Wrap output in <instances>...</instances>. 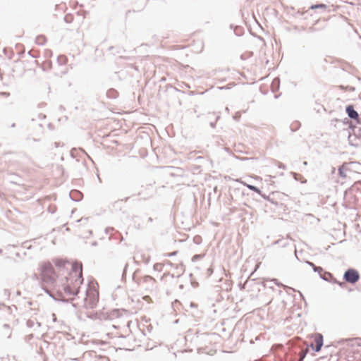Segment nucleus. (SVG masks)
<instances>
[{"label":"nucleus","instance_id":"9b49d317","mask_svg":"<svg viewBox=\"0 0 361 361\" xmlns=\"http://www.w3.org/2000/svg\"><path fill=\"white\" fill-rule=\"evenodd\" d=\"M246 186L251 190L257 192V193H260V190L255 186H253V185H246Z\"/></svg>","mask_w":361,"mask_h":361},{"label":"nucleus","instance_id":"4468645a","mask_svg":"<svg viewBox=\"0 0 361 361\" xmlns=\"http://www.w3.org/2000/svg\"><path fill=\"white\" fill-rule=\"evenodd\" d=\"M177 253V252H170V253H166L164 255V257H170L172 255H175Z\"/></svg>","mask_w":361,"mask_h":361},{"label":"nucleus","instance_id":"f257e3e1","mask_svg":"<svg viewBox=\"0 0 361 361\" xmlns=\"http://www.w3.org/2000/svg\"><path fill=\"white\" fill-rule=\"evenodd\" d=\"M82 282V265L80 262H73L70 271L64 269V275H61L53 297L64 300L75 295L79 293Z\"/></svg>","mask_w":361,"mask_h":361},{"label":"nucleus","instance_id":"ddd939ff","mask_svg":"<svg viewBox=\"0 0 361 361\" xmlns=\"http://www.w3.org/2000/svg\"><path fill=\"white\" fill-rule=\"evenodd\" d=\"M177 268L178 269H180V271L181 272H183L184 271V265L183 264L180 262L178 264H177Z\"/></svg>","mask_w":361,"mask_h":361},{"label":"nucleus","instance_id":"7ed1b4c3","mask_svg":"<svg viewBox=\"0 0 361 361\" xmlns=\"http://www.w3.org/2000/svg\"><path fill=\"white\" fill-rule=\"evenodd\" d=\"M343 356H347L348 361H361V338H355L349 342L341 352L339 361H342Z\"/></svg>","mask_w":361,"mask_h":361},{"label":"nucleus","instance_id":"39448f33","mask_svg":"<svg viewBox=\"0 0 361 361\" xmlns=\"http://www.w3.org/2000/svg\"><path fill=\"white\" fill-rule=\"evenodd\" d=\"M344 279L346 281L354 283L359 279L358 272L354 269H348L344 274Z\"/></svg>","mask_w":361,"mask_h":361},{"label":"nucleus","instance_id":"20e7f679","mask_svg":"<svg viewBox=\"0 0 361 361\" xmlns=\"http://www.w3.org/2000/svg\"><path fill=\"white\" fill-rule=\"evenodd\" d=\"M99 300V292L94 288H90L87 291L85 302L93 307Z\"/></svg>","mask_w":361,"mask_h":361},{"label":"nucleus","instance_id":"9d476101","mask_svg":"<svg viewBox=\"0 0 361 361\" xmlns=\"http://www.w3.org/2000/svg\"><path fill=\"white\" fill-rule=\"evenodd\" d=\"M164 264L163 263H156L154 265V269L157 271L161 272L164 270Z\"/></svg>","mask_w":361,"mask_h":361},{"label":"nucleus","instance_id":"f3484780","mask_svg":"<svg viewBox=\"0 0 361 361\" xmlns=\"http://www.w3.org/2000/svg\"><path fill=\"white\" fill-rule=\"evenodd\" d=\"M167 264L170 265L171 264V263L169 261H167Z\"/></svg>","mask_w":361,"mask_h":361},{"label":"nucleus","instance_id":"dca6fc26","mask_svg":"<svg viewBox=\"0 0 361 361\" xmlns=\"http://www.w3.org/2000/svg\"><path fill=\"white\" fill-rule=\"evenodd\" d=\"M146 279H150V280H151V279H152V277H150V276H147V277H146Z\"/></svg>","mask_w":361,"mask_h":361},{"label":"nucleus","instance_id":"1a4fd4ad","mask_svg":"<svg viewBox=\"0 0 361 361\" xmlns=\"http://www.w3.org/2000/svg\"><path fill=\"white\" fill-rule=\"evenodd\" d=\"M46 41L47 39L44 35H39L36 37V43L39 45L45 44Z\"/></svg>","mask_w":361,"mask_h":361},{"label":"nucleus","instance_id":"f8f14e48","mask_svg":"<svg viewBox=\"0 0 361 361\" xmlns=\"http://www.w3.org/2000/svg\"><path fill=\"white\" fill-rule=\"evenodd\" d=\"M326 8V6L325 4H321L313 5L311 6V9H315V8Z\"/></svg>","mask_w":361,"mask_h":361},{"label":"nucleus","instance_id":"2eb2a0df","mask_svg":"<svg viewBox=\"0 0 361 361\" xmlns=\"http://www.w3.org/2000/svg\"><path fill=\"white\" fill-rule=\"evenodd\" d=\"M310 264L313 267L314 271L322 270L321 267H316L312 263H310Z\"/></svg>","mask_w":361,"mask_h":361},{"label":"nucleus","instance_id":"6e6552de","mask_svg":"<svg viewBox=\"0 0 361 361\" xmlns=\"http://www.w3.org/2000/svg\"><path fill=\"white\" fill-rule=\"evenodd\" d=\"M346 112L350 118L355 120H358L359 115L357 112L353 109V106L350 105L347 106Z\"/></svg>","mask_w":361,"mask_h":361},{"label":"nucleus","instance_id":"f03ea898","mask_svg":"<svg viewBox=\"0 0 361 361\" xmlns=\"http://www.w3.org/2000/svg\"><path fill=\"white\" fill-rule=\"evenodd\" d=\"M54 267L49 262H42L39 267V279L45 291L54 296L61 275H64V268L67 262L56 259L54 261Z\"/></svg>","mask_w":361,"mask_h":361},{"label":"nucleus","instance_id":"0eeeda50","mask_svg":"<svg viewBox=\"0 0 361 361\" xmlns=\"http://www.w3.org/2000/svg\"><path fill=\"white\" fill-rule=\"evenodd\" d=\"M313 337L315 343V351L319 352L323 345V336L320 334H316Z\"/></svg>","mask_w":361,"mask_h":361},{"label":"nucleus","instance_id":"423d86ee","mask_svg":"<svg viewBox=\"0 0 361 361\" xmlns=\"http://www.w3.org/2000/svg\"><path fill=\"white\" fill-rule=\"evenodd\" d=\"M355 165V163H345L343 164L339 169V174L342 177L349 176L350 172L353 171Z\"/></svg>","mask_w":361,"mask_h":361}]
</instances>
